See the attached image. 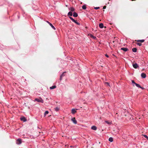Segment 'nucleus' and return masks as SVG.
<instances>
[{
    "label": "nucleus",
    "instance_id": "nucleus-25",
    "mask_svg": "<svg viewBox=\"0 0 148 148\" xmlns=\"http://www.w3.org/2000/svg\"><path fill=\"white\" fill-rule=\"evenodd\" d=\"M65 72H64L62 73V74L61 75V77H64V76H65V75L64 74V73Z\"/></svg>",
    "mask_w": 148,
    "mask_h": 148
},
{
    "label": "nucleus",
    "instance_id": "nucleus-6",
    "mask_svg": "<svg viewBox=\"0 0 148 148\" xmlns=\"http://www.w3.org/2000/svg\"><path fill=\"white\" fill-rule=\"evenodd\" d=\"M48 23H49V25L51 26V27H52L53 29L54 30L56 29V28L54 27V26L52 25L51 23H50V22H49L48 21H47Z\"/></svg>",
    "mask_w": 148,
    "mask_h": 148
},
{
    "label": "nucleus",
    "instance_id": "nucleus-4",
    "mask_svg": "<svg viewBox=\"0 0 148 148\" xmlns=\"http://www.w3.org/2000/svg\"><path fill=\"white\" fill-rule=\"evenodd\" d=\"M71 120L75 124H76L77 123V121L75 119V117H73L71 119Z\"/></svg>",
    "mask_w": 148,
    "mask_h": 148
},
{
    "label": "nucleus",
    "instance_id": "nucleus-1",
    "mask_svg": "<svg viewBox=\"0 0 148 148\" xmlns=\"http://www.w3.org/2000/svg\"><path fill=\"white\" fill-rule=\"evenodd\" d=\"M35 100L38 102L41 103H43L44 102L42 99L41 98H40L39 99H36Z\"/></svg>",
    "mask_w": 148,
    "mask_h": 148
},
{
    "label": "nucleus",
    "instance_id": "nucleus-10",
    "mask_svg": "<svg viewBox=\"0 0 148 148\" xmlns=\"http://www.w3.org/2000/svg\"><path fill=\"white\" fill-rule=\"evenodd\" d=\"M73 16L75 17H77L78 16V14L77 13L74 12L73 13Z\"/></svg>",
    "mask_w": 148,
    "mask_h": 148
},
{
    "label": "nucleus",
    "instance_id": "nucleus-9",
    "mask_svg": "<svg viewBox=\"0 0 148 148\" xmlns=\"http://www.w3.org/2000/svg\"><path fill=\"white\" fill-rule=\"evenodd\" d=\"M99 27L101 28H103L104 27L103 24V23H100L99 25Z\"/></svg>",
    "mask_w": 148,
    "mask_h": 148
},
{
    "label": "nucleus",
    "instance_id": "nucleus-26",
    "mask_svg": "<svg viewBox=\"0 0 148 148\" xmlns=\"http://www.w3.org/2000/svg\"><path fill=\"white\" fill-rule=\"evenodd\" d=\"M132 83L133 84H135H135H136V83L134 82V80H132Z\"/></svg>",
    "mask_w": 148,
    "mask_h": 148
},
{
    "label": "nucleus",
    "instance_id": "nucleus-31",
    "mask_svg": "<svg viewBox=\"0 0 148 148\" xmlns=\"http://www.w3.org/2000/svg\"><path fill=\"white\" fill-rule=\"evenodd\" d=\"M105 122H106V123H107L108 124H110V123L109 122H108V121H105Z\"/></svg>",
    "mask_w": 148,
    "mask_h": 148
},
{
    "label": "nucleus",
    "instance_id": "nucleus-22",
    "mask_svg": "<svg viewBox=\"0 0 148 148\" xmlns=\"http://www.w3.org/2000/svg\"><path fill=\"white\" fill-rule=\"evenodd\" d=\"M70 18L73 22H75V20L72 17H69Z\"/></svg>",
    "mask_w": 148,
    "mask_h": 148
},
{
    "label": "nucleus",
    "instance_id": "nucleus-16",
    "mask_svg": "<svg viewBox=\"0 0 148 148\" xmlns=\"http://www.w3.org/2000/svg\"><path fill=\"white\" fill-rule=\"evenodd\" d=\"M56 86H53L51 87H50V89H53L55 88H56Z\"/></svg>",
    "mask_w": 148,
    "mask_h": 148
},
{
    "label": "nucleus",
    "instance_id": "nucleus-33",
    "mask_svg": "<svg viewBox=\"0 0 148 148\" xmlns=\"http://www.w3.org/2000/svg\"><path fill=\"white\" fill-rule=\"evenodd\" d=\"M106 8V6H104L103 7V9H105Z\"/></svg>",
    "mask_w": 148,
    "mask_h": 148
},
{
    "label": "nucleus",
    "instance_id": "nucleus-27",
    "mask_svg": "<svg viewBox=\"0 0 148 148\" xmlns=\"http://www.w3.org/2000/svg\"><path fill=\"white\" fill-rule=\"evenodd\" d=\"M137 44L139 46H140L141 45H142V44L141 43H137Z\"/></svg>",
    "mask_w": 148,
    "mask_h": 148
},
{
    "label": "nucleus",
    "instance_id": "nucleus-13",
    "mask_svg": "<svg viewBox=\"0 0 148 148\" xmlns=\"http://www.w3.org/2000/svg\"><path fill=\"white\" fill-rule=\"evenodd\" d=\"M55 110L56 111H58L60 109V107L59 106L58 107H57L55 108H54Z\"/></svg>",
    "mask_w": 148,
    "mask_h": 148
},
{
    "label": "nucleus",
    "instance_id": "nucleus-37",
    "mask_svg": "<svg viewBox=\"0 0 148 148\" xmlns=\"http://www.w3.org/2000/svg\"><path fill=\"white\" fill-rule=\"evenodd\" d=\"M144 69H142V71H144Z\"/></svg>",
    "mask_w": 148,
    "mask_h": 148
},
{
    "label": "nucleus",
    "instance_id": "nucleus-5",
    "mask_svg": "<svg viewBox=\"0 0 148 148\" xmlns=\"http://www.w3.org/2000/svg\"><path fill=\"white\" fill-rule=\"evenodd\" d=\"M141 75V77L143 78H145L146 76V74L144 73H142Z\"/></svg>",
    "mask_w": 148,
    "mask_h": 148
},
{
    "label": "nucleus",
    "instance_id": "nucleus-2",
    "mask_svg": "<svg viewBox=\"0 0 148 148\" xmlns=\"http://www.w3.org/2000/svg\"><path fill=\"white\" fill-rule=\"evenodd\" d=\"M132 66L135 69H137L139 67L138 65L136 63L133 64Z\"/></svg>",
    "mask_w": 148,
    "mask_h": 148
},
{
    "label": "nucleus",
    "instance_id": "nucleus-11",
    "mask_svg": "<svg viewBox=\"0 0 148 148\" xmlns=\"http://www.w3.org/2000/svg\"><path fill=\"white\" fill-rule=\"evenodd\" d=\"M91 129L93 130H96L97 128L95 126H93L92 127Z\"/></svg>",
    "mask_w": 148,
    "mask_h": 148
},
{
    "label": "nucleus",
    "instance_id": "nucleus-23",
    "mask_svg": "<svg viewBox=\"0 0 148 148\" xmlns=\"http://www.w3.org/2000/svg\"><path fill=\"white\" fill-rule=\"evenodd\" d=\"M135 85L137 87H138L139 88H140V85L139 84H137V83H136V84H135Z\"/></svg>",
    "mask_w": 148,
    "mask_h": 148
},
{
    "label": "nucleus",
    "instance_id": "nucleus-8",
    "mask_svg": "<svg viewBox=\"0 0 148 148\" xmlns=\"http://www.w3.org/2000/svg\"><path fill=\"white\" fill-rule=\"evenodd\" d=\"M121 50L124 51H126L128 50V49L126 48H122Z\"/></svg>",
    "mask_w": 148,
    "mask_h": 148
},
{
    "label": "nucleus",
    "instance_id": "nucleus-18",
    "mask_svg": "<svg viewBox=\"0 0 148 148\" xmlns=\"http://www.w3.org/2000/svg\"><path fill=\"white\" fill-rule=\"evenodd\" d=\"M76 112V111L75 109H73L72 110V113L73 114H74Z\"/></svg>",
    "mask_w": 148,
    "mask_h": 148
},
{
    "label": "nucleus",
    "instance_id": "nucleus-34",
    "mask_svg": "<svg viewBox=\"0 0 148 148\" xmlns=\"http://www.w3.org/2000/svg\"><path fill=\"white\" fill-rule=\"evenodd\" d=\"M105 56H106L108 58V57H109L108 56L107 54H106L105 55Z\"/></svg>",
    "mask_w": 148,
    "mask_h": 148
},
{
    "label": "nucleus",
    "instance_id": "nucleus-24",
    "mask_svg": "<svg viewBox=\"0 0 148 148\" xmlns=\"http://www.w3.org/2000/svg\"><path fill=\"white\" fill-rule=\"evenodd\" d=\"M74 23H76V24H77V25H80V23L77 22L76 20H75V22H74Z\"/></svg>",
    "mask_w": 148,
    "mask_h": 148
},
{
    "label": "nucleus",
    "instance_id": "nucleus-20",
    "mask_svg": "<svg viewBox=\"0 0 148 148\" xmlns=\"http://www.w3.org/2000/svg\"><path fill=\"white\" fill-rule=\"evenodd\" d=\"M86 5H84L82 6V8L84 10H85L86 9Z\"/></svg>",
    "mask_w": 148,
    "mask_h": 148
},
{
    "label": "nucleus",
    "instance_id": "nucleus-21",
    "mask_svg": "<svg viewBox=\"0 0 148 148\" xmlns=\"http://www.w3.org/2000/svg\"><path fill=\"white\" fill-rule=\"evenodd\" d=\"M49 113V112L47 111H46L45 112V113H44V116H45L46 115L48 114Z\"/></svg>",
    "mask_w": 148,
    "mask_h": 148
},
{
    "label": "nucleus",
    "instance_id": "nucleus-14",
    "mask_svg": "<svg viewBox=\"0 0 148 148\" xmlns=\"http://www.w3.org/2000/svg\"><path fill=\"white\" fill-rule=\"evenodd\" d=\"M72 15H73V13H72V12L71 11L69 12L68 14V16H72Z\"/></svg>",
    "mask_w": 148,
    "mask_h": 148
},
{
    "label": "nucleus",
    "instance_id": "nucleus-29",
    "mask_svg": "<svg viewBox=\"0 0 148 148\" xmlns=\"http://www.w3.org/2000/svg\"><path fill=\"white\" fill-rule=\"evenodd\" d=\"M95 9L97 10L99 8V7H96L94 8Z\"/></svg>",
    "mask_w": 148,
    "mask_h": 148
},
{
    "label": "nucleus",
    "instance_id": "nucleus-30",
    "mask_svg": "<svg viewBox=\"0 0 148 148\" xmlns=\"http://www.w3.org/2000/svg\"><path fill=\"white\" fill-rule=\"evenodd\" d=\"M144 136L145 137V138H147L148 139V136L146 135H144Z\"/></svg>",
    "mask_w": 148,
    "mask_h": 148
},
{
    "label": "nucleus",
    "instance_id": "nucleus-28",
    "mask_svg": "<svg viewBox=\"0 0 148 148\" xmlns=\"http://www.w3.org/2000/svg\"><path fill=\"white\" fill-rule=\"evenodd\" d=\"M105 83L106 84H107L109 86H110V85H109L110 84H109V83L107 82H106Z\"/></svg>",
    "mask_w": 148,
    "mask_h": 148
},
{
    "label": "nucleus",
    "instance_id": "nucleus-17",
    "mask_svg": "<svg viewBox=\"0 0 148 148\" xmlns=\"http://www.w3.org/2000/svg\"><path fill=\"white\" fill-rule=\"evenodd\" d=\"M137 49L136 48H133L132 49V51L133 52H135L137 51Z\"/></svg>",
    "mask_w": 148,
    "mask_h": 148
},
{
    "label": "nucleus",
    "instance_id": "nucleus-36",
    "mask_svg": "<svg viewBox=\"0 0 148 148\" xmlns=\"http://www.w3.org/2000/svg\"><path fill=\"white\" fill-rule=\"evenodd\" d=\"M92 37L94 39L96 38L94 36H92Z\"/></svg>",
    "mask_w": 148,
    "mask_h": 148
},
{
    "label": "nucleus",
    "instance_id": "nucleus-3",
    "mask_svg": "<svg viewBox=\"0 0 148 148\" xmlns=\"http://www.w3.org/2000/svg\"><path fill=\"white\" fill-rule=\"evenodd\" d=\"M22 143L21 140V139H18L17 140L16 143L18 145Z\"/></svg>",
    "mask_w": 148,
    "mask_h": 148
},
{
    "label": "nucleus",
    "instance_id": "nucleus-15",
    "mask_svg": "<svg viewBox=\"0 0 148 148\" xmlns=\"http://www.w3.org/2000/svg\"><path fill=\"white\" fill-rule=\"evenodd\" d=\"M69 10L71 11V12L74 11L75 10V9L73 7H71L69 9Z\"/></svg>",
    "mask_w": 148,
    "mask_h": 148
},
{
    "label": "nucleus",
    "instance_id": "nucleus-35",
    "mask_svg": "<svg viewBox=\"0 0 148 148\" xmlns=\"http://www.w3.org/2000/svg\"><path fill=\"white\" fill-rule=\"evenodd\" d=\"M140 88H141L142 89H144V88L143 87H141V86H140Z\"/></svg>",
    "mask_w": 148,
    "mask_h": 148
},
{
    "label": "nucleus",
    "instance_id": "nucleus-38",
    "mask_svg": "<svg viewBox=\"0 0 148 148\" xmlns=\"http://www.w3.org/2000/svg\"><path fill=\"white\" fill-rule=\"evenodd\" d=\"M110 0H109V1H110Z\"/></svg>",
    "mask_w": 148,
    "mask_h": 148
},
{
    "label": "nucleus",
    "instance_id": "nucleus-12",
    "mask_svg": "<svg viewBox=\"0 0 148 148\" xmlns=\"http://www.w3.org/2000/svg\"><path fill=\"white\" fill-rule=\"evenodd\" d=\"M135 41H136L138 42H143L145 41V40H135Z\"/></svg>",
    "mask_w": 148,
    "mask_h": 148
},
{
    "label": "nucleus",
    "instance_id": "nucleus-19",
    "mask_svg": "<svg viewBox=\"0 0 148 148\" xmlns=\"http://www.w3.org/2000/svg\"><path fill=\"white\" fill-rule=\"evenodd\" d=\"M109 141L110 142H112L113 141V138L112 137H110L109 138Z\"/></svg>",
    "mask_w": 148,
    "mask_h": 148
},
{
    "label": "nucleus",
    "instance_id": "nucleus-7",
    "mask_svg": "<svg viewBox=\"0 0 148 148\" xmlns=\"http://www.w3.org/2000/svg\"><path fill=\"white\" fill-rule=\"evenodd\" d=\"M20 119L21 120L23 121L24 122L26 121H27V120L26 119V118L24 117L21 118Z\"/></svg>",
    "mask_w": 148,
    "mask_h": 148
},
{
    "label": "nucleus",
    "instance_id": "nucleus-32",
    "mask_svg": "<svg viewBox=\"0 0 148 148\" xmlns=\"http://www.w3.org/2000/svg\"><path fill=\"white\" fill-rule=\"evenodd\" d=\"M62 77H61V76H60V80H62Z\"/></svg>",
    "mask_w": 148,
    "mask_h": 148
}]
</instances>
